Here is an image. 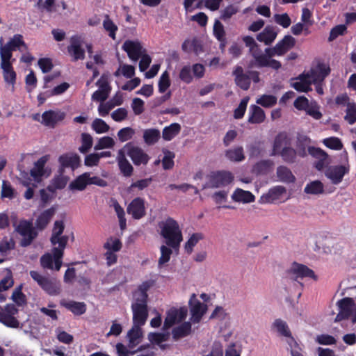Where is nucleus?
<instances>
[{
  "label": "nucleus",
  "mask_w": 356,
  "mask_h": 356,
  "mask_svg": "<svg viewBox=\"0 0 356 356\" xmlns=\"http://www.w3.org/2000/svg\"><path fill=\"white\" fill-rule=\"evenodd\" d=\"M70 44L67 47V52L72 57L73 61L83 60L85 58V50L82 48L83 40L77 35H72L70 40Z\"/></svg>",
  "instance_id": "nucleus-13"
},
{
  "label": "nucleus",
  "mask_w": 356,
  "mask_h": 356,
  "mask_svg": "<svg viewBox=\"0 0 356 356\" xmlns=\"http://www.w3.org/2000/svg\"><path fill=\"white\" fill-rule=\"evenodd\" d=\"M81 145L79 147V151L81 154L88 153L93 145V138L88 133H82L81 135Z\"/></svg>",
  "instance_id": "nucleus-48"
},
{
  "label": "nucleus",
  "mask_w": 356,
  "mask_h": 356,
  "mask_svg": "<svg viewBox=\"0 0 356 356\" xmlns=\"http://www.w3.org/2000/svg\"><path fill=\"white\" fill-rule=\"evenodd\" d=\"M15 248V241L13 238L3 237L0 241V255L7 257Z\"/></svg>",
  "instance_id": "nucleus-43"
},
{
  "label": "nucleus",
  "mask_w": 356,
  "mask_h": 356,
  "mask_svg": "<svg viewBox=\"0 0 356 356\" xmlns=\"http://www.w3.org/2000/svg\"><path fill=\"white\" fill-rule=\"evenodd\" d=\"M181 49L187 54L193 51L196 55H198L202 51V46L200 42L194 38L191 40H185L181 44Z\"/></svg>",
  "instance_id": "nucleus-32"
},
{
  "label": "nucleus",
  "mask_w": 356,
  "mask_h": 356,
  "mask_svg": "<svg viewBox=\"0 0 356 356\" xmlns=\"http://www.w3.org/2000/svg\"><path fill=\"white\" fill-rule=\"evenodd\" d=\"M42 289L50 296H57L60 292L59 283L51 278L49 279Z\"/></svg>",
  "instance_id": "nucleus-49"
},
{
  "label": "nucleus",
  "mask_w": 356,
  "mask_h": 356,
  "mask_svg": "<svg viewBox=\"0 0 356 356\" xmlns=\"http://www.w3.org/2000/svg\"><path fill=\"white\" fill-rule=\"evenodd\" d=\"M122 243L118 238H113L112 237L107 239L106 242L104 244V248L106 251L118 252L122 248Z\"/></svg>",
  "instance_id": "nucleus-58"
},
{
  "label": "nucleus",
  "mask_w": 356,
  "mask_h": 356,
  "mask_svg": "<svg viewBox=\"0 0 356 356\" xmlns=\"http://www.w3.org/2000/svg\"><path fill=\"white\" fill-rule=\"evenodd\" d=\"M336 305L338 314L334 318V322L349 319L353 323H356V296L355 298L346 297L339 300Z\"/></svg>",
  "instance_id": "nucleus-4"
},
{
  "label": "nucleus",
  "mask_w": 356,
  "mask_h": 356,
  "mask_svg": "<svg viewBox=\"0 0 356 356\" xmlns=\"http://www.w3.org/2000/svg\"><path fill=\"white\" fill-rule=\"evenodd\" d=\"M58 162L60 165V168H63L64 170L65 168H70L74 170L79 166L81 159L77 154L67 153L59 156Z\"/></svg>",
  "instance_id": "nucleus-21"
},
{
  "label": "nucleus",
  "mask_w": 356,
  "mask_h": 356,
  "mask_svg": "<svg viewBox=\"0 0 356 356\" xmlns=\"http://www.w3.org/2000/svg\"><path fill=\"white\" fill-rule=\"evenodd\" d=\"M122 149L131 158L135 165H146L149 160V155L132 143H127Z\"/></svg>",
  "instance_id": "nucleus-8"
},
{
  "label": "nucleus",
  "mask_w": 356,
  "mask_h": 356,
  "mask_svg": "<svg viewBox=\"0 0 356 356\" xmlns=\"http://www.w3.org/2000/svg\"><path fill=\"white\" fill-rule=\"evenodd\" d=\"M286 193L284 186H277L270 189L269 191L261 196L259 202L261 204L273 203L278 200L281 196Z\"/></svg>",
  "instance_id": "nucleus-24"
},
{
  "label": "nucleus",
  "mask_w": 356,
  "mask_h": 356,
  "mask_svg": "<svg viewBox=\"0 0 356 356\" xmlns=\"http://www.w3.org/2000/svg\"><path fill=\"white\" fill-rule=\"evenodd\" d=\"M88 172H84L78 176L70 185L69 188L72 191H83L88 185Z\"/></svg>",
  "instance_id": "nucleus-39"
},
{
  "label": "nucleus",
  "mask_w": 356,
  "mask_h": 356,
  "mask_svg": "<svg viewBox=\"0 0 356 356\" xmlns=\"http://www.w3.org/2000/svg\"><path fill=\"white\" fill-rule=\"evenodd\" d=\"M131 307L133 313V324L144 325L148 318L147 301L139 302L133 299Z\"/></svg>",
  "instance_id": "nucleus-9"
},
{
  "label": "nucleus",
  "mask_w": 356,
  "mask_h": 356,
  "mask_svg": "<svg viewBox=\"0 0 356 356\" xmlns=\"http://www.w3.org/2000/svg\"><path fill=\"white\" fill-rule=\"evenodd\" d=\"M122 48L127 53L129 58L134 62H136L142 54L145 52V49L138 40H126Z\"/></svg>",
  "instance_id": "nucleus-16"
},
{
  "label": "nucleus",
  "mask_w": 356,
  "mask_h": 356,
  "mask_svg": "<svg viewBox=\"0 0 356 356\" xmlns=\"http://www.w3.org/2000/svg\"><path fill=\"white\" fill-rule=\"evenodd\" d=\"M58 172V175L54 176L51 181L50 185L48 186V189L51 191L64 188L69 181V177L64 175V170L63 168H59Z\"/></svg>",
  "instance_id": "nucleus-26"
},
{
  "label": "nucleus",
  "mask_w": 356,
  "mask_h": 356,
  "mask_svg": "<svg viewBox=\"0 0 356 356\" xmlns=\"http://www.w3.org/2000/svg\"><path fill=\"white\" fill-rule=\"evenodd\" d=\"M152 281H145L143 282L133 293V299L136 300L139 302L141 300L147 301V291L152 286Z\"/></svg>",
  "instance_id": "nucleus-38"
},
{
  "label": "nucleus",
  "mask_w": 356,
  "mask_h": 356,
  "mask_svg": "<svg viewBox=\"0 0 356 356\" xmlns=\"http://www.w3.org/2000/svg\"><path fill=\"white\" fill-rule=\"evenodd\" d=\"M232 199L234 202L246 204L254 202L255 197L251 192L238 188L232 195Z\"/></svg>",
  "instance_id": "nucleus-31"
},
{
  "label": "nucleus",
  "mask_w": 356,
  "mask_h": 356,
  "mask_svg": "<svg viewBox=\"0 0 356 356\" xmlns=\"http://www.w3.org/2000/svg\"><path fill=\"white\" fill-rule=\"evenodd\" d=\"M286 143V136L282 134H278L275 138L274 143H273V151L270 154V156L277 155L280 152L282 146L284 145H285Z\"/></svg>",
  "instance_id": "nucleus-61"
},
{
  "label": "nucleus",
  "mask_w": 356,
  "mask_h": 356,
  "mask_svg": "<svg viewBox=\"0 0 356 356\" xmlns=\"http://www.w3.org/2000/svg\"><path fill=\"white\" fill-rule=\"evenodd\" d=\"M22 178L20 180V183L25 187L27 188L26 192L24 193V197L26 200H31L33 197L34 191L32 187H31V185L33 186V187H35V184H31V180L29 177V175L26 172H22L20 174Z\"/></svg>",
  "instance_id": "nucleus-44"
},
{
  "label": "nucleus",
  "mask_w": 356,
  "mask_h": 356,
  "mask_svg": "<svg viewBox=\"0 0 356 356\" xmlns=\"http://www.w3.org/2000/svg\"><path fill=\"white\" fill-rule=\"evenodd\" d=\"M277 176L280 181L284 183H293L296 177L289 168L280 165L277 168Z\"/></svg>",
  "instance_id": "nucleus-42"
},
{
  "label": "nucleus",
  "mask_w": 356,
  "mask_h": 356,
  "mask_svg": "<svg viewBox=\"0 0 356 356\" xmlns=\"http://www.w3.org/2000/svg\"><path fill=\"white\" fill-rule=\"evenodd\" d=\"M274 163L272 160H261L256 163L252 167V172L256 175H266L273 167Z\"/></svg>",
  "instance_id": "nucleus-37"
},
{
  "label": "nucleus",
  "mask_w": 356,
  "mask_h": 356,
  "mask_svg": "<svg viewBox=\"0 0 356 356\" xmlns=\"http://www.w3.org/2000/svg\"><path fill=\"white\" fill-rule=\"evenodd\" d=\"M225 156L232 162H241L245 159L243 148L241 146L227 149L225 152Z\"/></svg>",
  "instance_id": "nucleus-35"
},
{
  "label": "nucleus",
  "mask_w": 356,
  "mask_h": 356,
  "mask_svg": "<svg viewBox=\"0 0 356 356\" xmlns=\"http://www.w3.org/2000/svg\"><path fill=\"white\" fill-rule=\"evenodd\" d=\"M91 127L97 134L106 133L110 128L106 122L100 118L95 119L92 123Z\"/></svg>",
  "instance_id": "nucleus-60"
},
{
  "label": "nucleus",
  "mask_w": 356,
  "mask_h": 356,
  "mask_svg": "<svg viewBox=\"0 0 356 356\" xmlns=\"http://www.w3.org/2000/svg\"><path fill=\"white\" fill-rule=\"evenodd\" d=\"M20 47H23L25 49H27V46L23 40V36L20 34H15L5 45L0 47L1 58L11 60L13 51L17 49L21 50Z\"/></svg>",
  "instance_id": "nucleus-7"
},
{
  "label": "nucleus",
  "mask_w": 356,
  "mask_h": 356,
  "mask_svg": "<svg viewBox=\"0 0 356 356\" xmlns=\"http://www.w3.org/2000/svg\"><path fill=\"white\" fill-rule=\"evenodd\" d=\"M152 182V179L151 177L142 179L133 182L129 187L128 190L129 192H134L136 188L138 189V191H143L149 187Z\"/></svg>",
  "instance_id": "nucleus-59"
},
{
  "label": "nucleus",
  "mask_w": 356,
  "mask_h": 356,
  "mask_svg": "<svg viewBox=\"0 0 356 356\" xmlns=\"http://www.w3.org/2000/svg\"><path fill=\"white\" fill-rule=\"evenodd\" d=\"M192 327L190 322H184L172 330V336L174 341H178L188 336L191 333Z\"/></svg>",
  "instance_id": "nucleus-30"
},
{
  "label": "nucleus",
  "mask_w": 356,
  "mask_h": 356,
  "mask_svg": "<svg viewBox=\"0 0 356 356\" xmlns=\"http://www.w3.org/2000/svg\"><path fill=\"white\" fill-rule=\"evenodd\" d=\"M323 144L332 149L335 150H340L343 147V144L341 140L337 137L327 138L323 140Z\"/></svg>",
  "instance_id": "nucleus-63"
},
{
  "label": "nucleus",
  "mask_w": 356,
  "mask_h": 356,
  "mask_svg": "<svg viewBox=\"0 0 356 356\" xmlns=\"http://www.w3.org/2000/svg\"><path fill=\"white\" fill-rule=\"evenodd\" d=\"M18 313V309L13 304H8L0 309V322L7 327L17 328L19 325V321L15 317Z\"/></svg>",
  "instance_id": "nucleus-10"
},
{
  "label": "nucleus",
  "mask_w": 356,
  "mask_h": 356,
  "mask_svg": "<svg viewBox=\"0 0 356 356\" xmlns=\"http://www.w3.org/2000/svg\"><path fill=\"white\" fill-rule=\"evenodd\" d=\"M330 72V69L329 66L323 63L318 64L307 74H301L297 79V81L291 83V86L298 92H307L312 90L310 87L312 83H316L319 81H324Z\"/></svg>",
  "instance_id": "nucleus-2"
},
{
  "label": "nucleus",
  "mask_w": 356,
  "mask_h": 356,
  "mask_svg": "<svg viewBox=\"0 0 356 356\" xmlns=\"http://www.w3.org/2000/svg\"><path fill=\"white\" fill-rule=\"evenodd\" d=\"M65 117V113L60 111H47L42 115L41 123L49 127H54L60 121Z\"/></svg>",
  "instance_id": "nucleus-19"
},
{
  "label": "nucleus",
  "mask_w": 356,
  "mask_h": 356,
  "mask_svg": "<svg viewBox=\"0 0 356 356\" xmlns=\"http://www.w3.org/2000/svg\"><path fill=\"white\" fill-rule=\"evenodd\" d=\"M172 250H174V249L168 246L166 244L162 245L160 247L161 257L158 261V265L159 267H161L170 261V256L172 254Z\"/></svg>",
  "instance_id": "nucleus-50"
},
{
  "label": "nucleus",
  "mask_w": 356,
  "mask_h": 356,
  "mask_svg": "<svg viewBox=\"0 0 356 356\" xmlns=\"http://www.w3.org/2000/svg\"><path fill=\"white\" fill-rule=\"evenodd\" d=\"M1 68L3 70L5 82L13 86L16 81V73L13 70L10 60L1 58Z\"/></svg>",
  "instance_id": "nucleus-23"
},
{
  "label": "nucleus",
  "mask_w": 356,
  "mask_h": 356,
  "mask_svg": "<svg viewBox=\"0 0 356 356\" xmlns=\"http://www.w3.org/2000/svg\"><path fill=\"white\" fill-rule=\"evenodd\" d=\"M243 41L248 47V55L250 56L246 64L248 69L270 67L277 70L281 68V63L273 58L275 56H281L276 46L267 47L263 51L252 36H244Z\"/></svg>",
  "instance_id": "nucleus-1"
},
{
  "label": "nucleus",
  "mask_w": 356,
  "mask_h": 356,
  "mask_svg": "<svg viewBox=\"0 0 356 356\" xmlns=\"http://www.w3.org/2000/svg\"><path fill=\"white\" fill-rule=\"evenodd\" d=\"M234 180V176L229 171L221 170L214 172L209 176L207 186L210 188L224 187Z\"/></svg>",
  "instance_id": "nucleus-11"
},
{
  "label": "nucleus",
  "mask_w": 356,
  "mask_h": 356,
  "mask_svg": "<svg viewBox=\"0 0 356 356\" xmlns=\"http://www.w3.org/2000/svg\"><path fill=\"white\" fill-rule=\"evenodd\" d=\"M234 81L237 86L243 90H248L250 86V77L248 72L245 73L241 66H236L233 71Z\"/></svg>",
  "instance_id": "nucleus-22"
},
{
  "label": "nucleus",
  "mask_w": 356,
  "mask_h": 356,
  "mask_svg": "<svg viewBox=\"0 0 356 356\" xmlns=\"http://www.w3.org/2000/svg\"><path fill=\"white\" fill-rule=\"evenodd\" d=\"M350 171V165L347 163L345 165H332L325 172V177L329 179L332 184H340L345 175Z\"/></svg>",
  "instance_id": "nucleus-12"
},
{
  "label": "nucleus",
  "mask_w": 356,
  "mask_h": 356,
  "mask_svg": "<svg viewBox=\"0 0 356 356\" xmlns=\"http://www.w3.org/2000/svg\"><path fill=\"white\" fill-rule=\"evenodd\" d=\"M141 326L134 324L132 328L128 332L127 338L129 339V348H134L140 342L142 337Z\"/></svg>",
  "instance_id": "nucleus-33"
},
{
  "label": "nucleus",
  "mask_w": 356,
  "mask_h": 356,
  "mask_svg": "<svg viewBox=\"0 0 356 356\" xmlns=\"http://www.w3.org/2000/svg\"><path fill=\"white\" fill-rule=\"evenodd\" d=\"M145 201L142 197L134 198L127 206V211L134 219L139 220L146 214Z\"/></svg>",
  "instance_id": "nucleus-17"
},
{
  "label": "nucleus",
  "mask_w": 356,
  "mask_h": 356,
  "mask_svg": "<svg viewBox=\"0 0 356 356\" xmlns=\"http://www.w3.org/2000/svg\"><path fill=\"white\" fill-rule=\"evenodd\" d=\"M64 223L62 220H56L54 222L52 234L51 236V242L53 245L58 244V247H55L56 255L59 258L63 256V252L67 243L69 237L66 235H62L64 231Z\"/></svg>",
  "instance_id": "nucleus-6"
},
{
  "label": "nucleus",
  "mask_w": 356,
  "mask_h": 356,
  "mask_svg": "<svg viewBox=\"0 0 356 356\" xmlns=\"http://www.w3.org/2000/svg\"><path fill=\"white\" fill-rule=\"evenodd\" d=\"M56 213V208L52 207L42 212L35 220V227L42 230L44 229L50 222Z\"/></svg>",
  "instance_id": "nucleus-29"
},
{
  "label": "nucleus",
  "mask_w": 356,
  "mask_h": 356,
  "mask_svg": "<svg viewBox=\"0 0 356 356\" xmlns=\"http://www.w3.org/2000/svg\"><path fill=\"white\" fill-rule=\"evenodd\" d=\"M296 40L291 35H285L284 38L276 44V49L278 50L280 54L283 56L289 49L294 47Z\"/></svg>",
  "instance_id": "nucleus-36"
},
{
  "label": "nucleus",
  "mask_w": 356,
  "mask_h": 356,
  "mask_svg": "<svg viewBox=\"0 0 356 356\" xmlns=\"http://www.w3.org/2000/svg\"><path fill=\"white\" fill-rule=\"evenodd\" d=\"M102 26L104 31L107 33L109 38L115 40L116 39V33L118 31V26L111 19L108 15L104 16Z\"/></svg>",
  "instance_id": "nucleus-34"
},
{
  "label": "nucleus",
  "mask_w": 356,
  "mask_h": 356,
  "mask_svg": "<svg viewBox=\"0 0 356 356\" xmlns=\"http://www.w3.org/2000/svg\"><path fill=\"white\" fill-rule=\"evenodd\" d=\"M115 143L113 138L110 136H104L100 138L94 147L95 151L104 149L113 148Z\"/></svg>",
  "instance_id": "nucleus-51"
},
{
  "label": "nucleus",
  "mask_w": 356,
  "mask_h": 356,
  "mask_svg": "<svg viewBox=\"0 0 356 356\" xmlns=\"http://www.w3.org/2000/svg\"><path fill=\"white\" fill-rule=\"evenodd\" d=\"M280 154L284 161L286 163H293L296 161L297 153L296 151L291 147H284Z\"/></svg>",
  "instance_id": "nucleus-56"
},
{
  "label": "nucleus",
  "mask_w": 356,
  "mask_h": 356,
  "mask_svg": "<svg viewBox=\"0 0 356 356\" xmlns=\"http://www.w3.org/2000/svg\"><path fill=\"white\" fill-rule=\"evenodd\" d=\"M15 190L10 183L3 180L2 181L1 195L2 198L13 199L14 197Z\"/></svg>",
  "instance_id": "nucleus-62"
},
{
  "label": "nucleus",
  "mask_w": 356,
  "mask_h": 356,
  "mask_svg": "<svg viewBox=\"0 0 356 356\" xmlns=\"http://www.w3.org/2000/svg\"><path fill=\"white\" fill-rule=\"evenodd\" d=\"M181 125L179 123H172L170 125L164 127L162 131V137L164 140L170 141L177 136L181 131Z\"/></svg>",
  "instance_id": "nucleus-40"
},
{
  "label": "nucleus",
  "mask_w": 356,
  "mask_h": 356,
  "mask_svg": "<svg viewBox=\"0 0 356 356\" xmlns=\"http://www.w3.org/2000/svg\"><path fill=\"white\" fill-rule=\"evenodd\" d=\"M266 118L264 111L257 105H250L248 122L251 124H261Z\"/></svg>",
  "instance_id": "nucleus-27"
},
{
  "label": "nucleus",
  "mask_w": 356,
  "mask_h": 356,
  "mask_svg": "<svg viewBox=\"0 0 356 356\" xmlns=\"http://www.w3.org/2000/svg\"><path fill=\"white\" fill-rule=\"evenodd\" d=\"M273 327L282 336L287 337L288 339L293 338L287 323L280 319H276L273 323Z\"/></svg>",
  "instance_id": "nucleus-47"
},
{
  "label": "nucleus",
  "mask_w": 356,
  "mask_h": 356,
  "mask_svg": "<svg viewBox=\"0 0 356 356\" xmlns=\"http://www.w3.org/2000/svg\"><path fill=\"white\" fill-rule=\"evenodd\" d=\"M113 206L118 218L120 229L123 230L127 226V220L124 209L120 206L117 200H113Z\"/></svg>",
  "instance_id": "nucleus-52"
},
{
  "label": "nucleus",
  "mask_w": 356,
  "mask_h": 356,
  "mask_svg": "<svg viewBox=\"0 0 356 356\" xmlns=\"http://www.w3.org/2000/svg\"><path fill=\"white\" fill-rule=\"evenodd\" d=\"M277 32L273 26H267L257 35V40L266 45H270L277 37Z\"/></svg>",
  "instance_id": "nucleus-28"
},
{
  "label": "nucleus",
  "mask_w": 356,
  "mask_h": 356,
  "mask_svg": "<svg viewBox=\"0 0 356 356\" xmlns=\"http://www.w3.org/2000/svg\"><path fill=\"white\" fill-rule=\"evenodd\" d=\"M124 151L122 149H119L117 155V162L120 172L124 177H130L134 171L133 166L127 159Z\"/></svg>",
  "instance_id": "nucleus-25"
},
{
  "label": "nucleus",
  "mask_w": 356,
  "mask_h": 356,
  "mask_svg": "<svg viewBox=\"0 0 356 356\" xmlns=\"http://www.w3.org/2000/svg\"><path fill=\"white\" fill-rule=\"evenodd\" d=\"M52 254L46 253L40 257V265L44 269L55 270L58 271L62 266V258L56 255L55 247L53 248Z\"/></svg>",
  "instance_id": "nucleus-18"
},
{
  "label": "nucleus",
  "mask_w": 356,
  "mask_h": 356,
  "mask_svg": "<svg viewBox=\"0 0 356 356\" xmlns=\"http://www.w3.org/2000/svg\"><path fill=\"white\" fill-rule=\"evenodd\" d=\"M190 310H191V318L190 320L193 323H199L203 315L207 312V305L202 303L196 298V296L193 294L189 300Z\"/></svg>",
  "instance_id": "nucleus-15"
},
{
  "label": "nucleus",
  "mask_w": 356,
  "mask_h": 356,
  "mask_svg": "<svg viewBox=\"0 0 356 356\" xmlns=\"http://www.w3.org/2000/svg\"><path fill=\"white\" fill-rule=\"evenodd\" d=\"M61 304L74 315H82L86 311V305L84 302L69 301Z\"/></svg>",
  "instance_id": "nucleus-46"
},
{
  "label": "nucleus",
  "mask_w": 356,
  "mask_h": 356,
  "mask_svg": "<svg viewBox=\"0 0 356 356\" xmlns=\"http://www.w3.org/2000/svg\"><path fill=\"white\" fill-rule=\"evenodd\" d=\"M161 138L160 131L157 129H147L143 131V140L147 145L156 143Z\"/></svg>",
  "instance_id": "nucleus-41"
},
{
  "label": "nucleus",
  "mask_w": 356,
  "mask_h": 356,
  "mask_svg": "<svg viewBox=\"0 0 356 356\" xmlns=\"http://www.w3.org/2000/svg\"><path fill=\"white\" fill-rule=\"evenodd\" d=\"M304 192L309 195H320L324 192V185L319 180H315L307 184Z\"/></svg>",
  "instance_id": "nucleus-45"
},
{
  "label": "nucleus",
  "mask_w": 356,
  "mask_h": 356,
  "mask_svg": "<svg viewBox=\"0 0 356 356\" xmlns=\"http://www.w3.org/2000/svg\"><path fill=\"white\" fill-rule=\"evenodd\" d=\"M158 226L160 229V235L165 239V244L175 251H178L183 241L182 232L178 222L172 218L168 217L159 222Z\"/></svg>",
  "instance_id": "nucleus-3"
},
{
  "label": "nucleus",
  "mask_w": 356,
  "mask_h": 356,
  "mask_svg": "<svg viewBox=\"0 0 356 356\" xmlns=\"http://www.w3.org/2000/svg\"><path fill=\"white\" fill-rule=\"evenodd\" d=\"M346 121L349 124H353L356 122V104L354 102L348 103L344 117Z\"/></svg>",
  "instance_id": "nucleus-57"
},
{
  "label": "nucleus",
  "mask_w": 356,
  "mask_h": 356,
  "mask_svg": "<svg viewBox=\"0 0 356 356\" xmlns=\"http://www.w3.org/2000/svg\"><path fill=\"white\" fill-rule=\"evenodd\" d=\"M203 238L204 236L202 233L193 234L185 243L184 248L186 252L191 254L193 250V248L200 240L203 239Z\"/></svg>",
  "instance_id": "nucleus-54"
},
{
  "label": "nucleus",
  "mask_w": 356,
  "mask_h": 356,
  "mask_svg": "<svg viewBox=\"0 0 356 356\" xmlns=\"http://www.w3.org/2000/svg\"><path fill=\"white\" fill-rule=\"evenodd\" d=\"M135 134V131L131 127H124L121 129L118 132V139L121 142L127 141L133 138Z\"/></svg>",
  "instance_id": "nucleus-64"
},
{
  "label": "nucleus",
  "mask_w": 356,
  "mask_h": 356,
  "mask_svg": "<svg viewBox=\"0 0 356 356\" xmlns=\"http://www.w3.org/2000/svg\"><path fill=\"white\" fill-rule=\"evenodd\" d=\"M277 97L273 95H263L257 99V104L266 108H270L277 103Z\"/></svg>",
  "instance_id": "nucleus-53"
},
{
  "label": "nucleus",
  "mask_w": 356,
  "mask_h": 356,
  "mask_svg": "<svg viewBox=\"0 0 356 356\" xmlns=\"http://www.w3.org/2000/svg\"><path fill=\"white\" fill-rule=\"evenodd\" d=\"M310 277L316 279L314 272L307 266L294 262L284 273L283 279L286 282H296L295 284L303 287V284L298 281L299 279Z\"/></svg>",
  "instance_id": "nucleus-5"
},
{
  "label": "nucleus",
  "mask_w": 356,
  "mask_h": 356,
  "mask_svg": "<svg viewBox=\"0 0 356 356\" xmlns=\"http://www.w3.org/2000/svg\"><path fill=\"white\" fill-rule=\"evenodd\" d=\"M48 160V155L40 157L34 163L33 168L30 170V175L36 184L40 183L42 181V177L44 175V165Z\"/></svg>",
  "instance_id": "nucleus-20"
},
{
  "label": "nucleus",
  "mask_w": 356,
  "mask_h": 356,
  "mask_svg": "<svg viewBox=\"0 0 356 356\" xmlns=\"http://www.w3.org/2000/svg\"><path fill=\"white\" fill-rule=\"evenodd\" d=\"M178 309H170L168 312L166 318L164 321L163 328L168 329L176 323H179L178 320Z\"/></svg>",
  "instance_id": "nucleus-55"
},
{
  "label": "nucleus",
  "mask_w": 356,
  "mask_h": 356,
  "mask_svg": "<svg viewBox=\"0 0 356 356\" xmlns=\"http://www.w3.org/2000/svg\"><path fill=\"white\" fill-rule=\"evenodd\" d=\"M15 230L24 237L21 241V245L23 247L29 245L36 236L32 223L27 220L20 221Z\"/></svg>",
  "instance_id": "nucleus-14"
}]
</instances>
